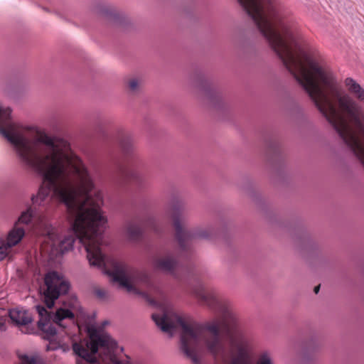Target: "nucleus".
I'll return each instance as SVG.
<instances>
[{
    "label": "nucleus",
    "mask_w": 364,
    "mask_h": 364,
    "mask_svg": "<svg viewBox=\"0 0 364 364\" xmlns=\"http://www.w3.org/2000/svg\"><path fill=\"white\" fill-rule=\"evenodd\" d=\"M121 146L124 154H132L134 150L133 140L130 136L127 135L121 141Z\"/></svg>",
    "instance_id": "f8f14e48"
},
{
    "label": "nucleus",
    "mask_w": 364,
    "mask_h": 364,
    "mask_svg": "<svg viewBox=\"0 0 364 364\" xmlns=\"http://www.w3.org/2000/svg\"><path fill=\"white\" fill-rule=\"evenodd\" d=\"M9 318L24 333H33V328H31V318L29 314L23 309H13L9 311Z\"/></svg>",
    "instance_id": "423d86ee"
},
{
    "label": "nucleus",
    "mask_w": 364,
    "mask_h": 364,
    "mask_svg": "<svg viewBox=\"0 0 364 364\" xmlns=\"http://www.w3.org/2000/svg\"><path fill=\"white\" fill-rule=\"evenodd\" d=\"M173 225L175 229V237L182 251H188L193 242L199 239H208L213 234L211 228H198L188 230L183 227L179 215L173 217Z\"/></svg>",
    "instance_id": "39448f33"
},
{
    "label": "nucleus",
    "mask_w": 364,
    "mask_h": 364,
    "mask_svg": "<svg viewBox=\"0 0 364 364\" xmlns=\"http://www.w3.org/2000/svg\"><path fill=\"white\" fill-rule=\"evenodd\" d=\"M256 364H274L271 353L264 350L257 355Z\"/></svg>",
    "instance_id": "4468645a"
},
{
    "label": "nucleus",
    "mask_w": 364,
    "mask_h": 364,
    "mask_svg": "<svg viewBox=\"0 0 364 364\" xmlns=\"http://www.w3.org/2000/svg\"><path fill=\"white\" fill-rule=\"evenodd\" d=\"M12 247L6 240H0V260H3L10 255Z\"/></svg>",
    "instance_id": "ddd939ff"
},
{
    "label": "nucleus",
    "mask_w": 364,
    "mask_h": 364,
    "mask_svg": "<svg viewBox=\"0 0 364 364\" xmlns=\"http://www.w3.org/2000/svg\"><path fill=\"white\" fill-rule=\"evenodd\" d=\"M0 330H1V331H4L5 330V325L1 321H0Z\"/></svg>",
    "instance_id": "a211bd4d"
},
{
    "label": "nucleus",
    "mask_w": 364,
    "mask_h": 364,
    "mask_svg": "<svg viewBox=\"0 0 364 364\" xmlns=\"http://www.w3.org/2000/svg\"><path fill=\"white\" fill-rule=\"evenodd\" d=\"M106 223L107 220H92V266L102 268L113 282L128 292L142 295L150 304L158 306L161 314H153L152 318L161 331L171 333L178 325L181 328V348L194 363H199L198 353L204 349L222 364H253L254 341L236 328V316L227 301L200 285L194 288L193 294L201 304L217 314L216 318L199 324L176 315L159 286L151 281L146 272L114 258H107L102 252Z\"/></svg>",
    "instance_id": "f257e3e1"
},
{
    "label": "nucleus",
    "mask_w": 364,
    "mask_h": 364,
    "mask_svg": "<svg viewBox=\"0 0 364 364\" xmlns=\"http://www.w3.org/2000/svg\"><path fill=\"white\" fill-rule=\"evenodd\" d=\"M90 338L77 342L72 337H68L69 343H59L58 346L50 343L48 350L58 348L65 353L72 348L77 355V364H130L120 361L115 353L117 343L105 333H100L95 329H89Z\"/></svg>",
    "instance_id": "f03ea898"
},
{
    "label": "nucleus",
    "mask_w": 364,
    "mask_h": 364,
    "mask_svg": "<svg viewBox=\"0 0 364 364\" xmlns=\"http://www.w3.org/2000/svg\"><path fill=\"white\" fill-rule=\"evenodd\" d=\"M97 295L102 296L104 295V291L102 290L97 291Z\"/></svg>",
    "instance_id": "aec40b11"
},
{
    "label": "nucleus",
    "mask_w": 364,
    "mask_h": 364,
    "mask_svg": "<svg viewBox=\"0 0 364 364\" xmlns=\"http://www.w3.org/2000/svg\"><path fill=\"white\" fill-rule=\"evenodd\" d=\"M36 309L39 316L38 326L48 338L55 336L58 328L64 331L70 326H75V315L78 309L77 299H72L68 307L58 309L54 314H52L43 306L38 305L36 306Z\"/></svg>",
    "instance_id": "7ed1b4c3"
},
{
    "label": "nucleus",
    "mask_w": 364,
    "mask_h": 364,
    "mask_svg": "<svg viewBox=\"0 0 364 364\" xmlns=\"http://www.w3.org/2000/svg\"><path fill=\"white\" fill-rule=\"evenodd\" d=\"M24 236V228L18 224H14V228L9 232L6 241L12 247H14L22 240Z\"/></svg>",
    "instance_id": "1a4fd4ad"
},
{
    "label": "nucleus",
    "mask_w": 364,
    "mask_h": 364,
    "mask_svg": "<svg viewBox=\"0 0 364 364\" xmlns=\"http://www.w3.org/2000/svg\"><path fill=\"white\" fill-rule=\"evenodd\" d=\"M70 283L60 274L53 271L48 272L44 277L43 294L45 304L48 309H52L55 301L61 295L68 293Z\"/></svg>",
    "instance_id": "20e7f679"
},
{
    "label": "nucleus",
    "mask_w": 364,
    "mask_h": 364,
    "mask_svg": "<svg viewBox=\"0 0 364 364\" xmlns=\"http://www.w3.org/2000/svg\"><path fill=\"white\" fill-rule=\"evenodd\" d=\"M116 181L120 185H122L126 181L138 182V176L134 173L127 171L124 168H120L116 176Z\"/></svg>",
    "instance_id": "9d476101"
},
{
    "label": "nucleus",
    "mask_w": 364,
    "mask_h": 364,
    "mask_svg": "<svg viewBox=\"0 0 364 364\" xmlns=\"http://www.w3.org/2000/svg\"><path fill=\"white\" fill-rule=\"evenodd\" d=\"M33 217V209L32 208H28L26 210L22 212L15 224H18L20 226L28 225L32 220Z\"/></svg>",
    "instance_id": "9b49d317"
},
{
    "label": "nucleus",
    "mask_w": 364,
    "mask_h": 364,
    "mask_svg": "<svg viewBox=\"0 0 364 364\" xmlns=\"http://www.w3.org/2000/svg\"><path fill=\"white\" fill-rule=\"evenodd\" d=\"M319 289H320V285L315 287L314 289L315 294H318L319 291Z\"/></svg>",
    "instance_id": "6ab92c4d"
},
{
    "label": "nucleus",
    "mask_w": 364,
    "mask_h": 364,
    "mask_svg": "<svg viewBox=\"0 0 364 364\" xmlns=\"http://www.w3.org/2000/svg\"><path fill=\"white\" fill-rule=\"evenodd\" d=\"M20 363L19 364H38L37 359L34 356H28L23 355L19 356Z\"/></svg>",
    "instance_id": "dca6fc26"
},
{
    "label": "nucleus",
    "mask_w": 364,
    "mask_h": 364,
    "mask_svg": "<svg viewBox=\"0 0 364 364\" xmlns=\"http://www.w3.org/2000/svg\"><path fill=\"white\" fill-rule=\"evenodd\" d=\"M126 234L131 241L138 242L142 238L143 230L139 224L135 221H129L127 223Z\"/></svg>",
    "instance_id": "6e6552de"
},
{
    "label": "nucleus",
    "mask_w": 364,
    "mask_h": 364,
    "mask_svg": "<svg viewBox=\"0 0 364 364\" xmlns=\"http://www.w3.org/2000/svg\"><path fill=\"white\" fill-rule=\"evenodd\" d=\"M152 263L156 269L166 272H173L177 262L171 253H166L164 255H155L153 257Z\"/></svg>",
    "instance_id": "0eeeda50"
},
{
    "label": "nucleus",
    "mask_w": 364,
    "mask_h": 364,
    "mask_svg": "<svg viewBox=\"0 0 364 364\" xmlns=\"http://www.w3.org/2000/svg\"><path fill=\"white\" fill-rule=\"evenodd\" d=\"M141 225L151 229L156 233L159 232V224L153 217L148 218L145 222L141 223Z\"/></svg>",
    "instance_id": "2eb2a0df"
},
{
    "label": "nucleus",
    "mask_w": 364,
    "mask_h": 364,
    "mask_svg": "<svg viewBox=\"0 0 364 364\" xmlns=\"http://www.w3.org/2000/svg\"><path fill=\"white\" fill-rule=\"evenodd\" d=\"M139 82L136 78H132L128 81L129 89L132 92L136 91L139 87Z\"/></svg>",
    "instance_id": "f3484780"
}]
</instances>
